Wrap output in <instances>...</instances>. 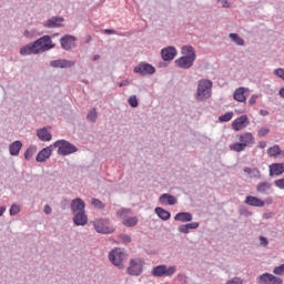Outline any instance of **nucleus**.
Wrapping results in <instances>:
<instances>
[{"label": "nucleus", "mask_w": 284, "mask_h": 284, "mask_svg": "<svg viewBox=\"0 0 284 284\" xmlns=\"http://www.w3.org/2000/svg\"><path fill=\"white\" fill-rule=\"evenodd\" d=\"M128 103L131 108H139V99H136V95H131Z\"/></svg>", "instance_id": "obj_42"}, {"label": "nucleus", "mask_w": 284, "mask_h": 284, "mask_svg": "<svg viewBox=\"0 0 284 284\" xmlns=\"http://www.w3.org/2000/svg\"><path fill=\"white\" fill-rule=\"evenodd\" d=\"M240 142L244 143L245 148L254 145V135H252V133H244L240 135Z\"/></svg>", "instance_id": "obj_29"}, {"label": "nucleus", "mask_w": 284, "mask_h": 284, "mask_svg": "<svg viewBox=\"0 0 284 284\" xmlns=\"http://www.w3.org/2000/svg\"><path fill=\"white\" fill-rule=\"evenodd\" d=\"M212 97V81L200 80L195 93L196 101H207Z\"/></svg>", "instance_id": "obj_2"}, {"label": "nucleus", "mask_w": 284, "mask_h": 284, "mask_svg": "<svg viewBox=\"0 0 284 284\" xmlns=\"http://www.w3.org/2000/svg\"><path fill=\"white\" fill-rule=\"evenodd\" d=\"M94 229L98 234H112L114 227L110 226V220L101 219L94 222Z\"/></svg>", "instance_id": "obj_8"}, {"label": "nucleus", "mask_w": 284, "mask_h": 284, "mask_svg": "<svg viewBox=\"0 0 284 284\" xmlns=\"http://www.w3.org/2000/svg\"><path fill=\"white\" fill-rule=\"evenodd\" d=\"M176 54V48L174 47H166L161 50V57L163 61H174Z\"/></svg>", "instance_id": "obj_13"}, {"label": "nucleus", "mask_w": 284, "mask_h": 284, "mask_svg": "<svg viewBox=\"0 0 284 284\" xmlns=\"http://www.w3.org/2000/svg\"><path fill=\"white\" fill-rule=\"evenodd\" d=\"M19 212H21V207L18 204H12L9 210L10 216H17V214H19Z\"/></svg>", "instance_id": "obj_41"}, {"label": "nucleus", "mask_w": 284, "mask_h": 284, "mask_svg": "<svg viewBox=\"0 0 284 284\" xmlns=\"http://www.w3.org/2000/svg\"><path fill=\"white\" fill-rule=\"evenodd\" d=\"M258 136H265L270 134V128H261L257 132Z\"/></svg>", "instance_id": "obj_47"}, {"label": "nucleus", "mask_w": 284, "mask_h": 284, "mask_svg": "<svg viewBox=\"0 0 284 284\" xmlns=\"http://www.w3.org/2000/svg\"><path fill=\"white\" fill-rule=\"evenodd\" d=\"M222 8H230V2L227 0H222Z\"/></svg>", "instance_id": "obj_55"}, {"label": "nucleus", "mask_w": 284, "mask_h": 284, "mask_svg": "<svg viewBox=\"0 0 284 284\" xmlns=\"http://www.w3.org/2000/svg\"><path fill=\"white\" fill-rule=\"evenodd\" d=\"M73 223L77 226L88 225V215H85V211L73 213Z\"/></svg>", "instance_id": "obj_20"}, {"label": "nucleus", "mask_w": 284, "mask_h": 284, "mask_svg": "<svg viewBox=\"0 0 284 284\" xmlns=\"http://www.w3.org/2000/svg\"><path fill=\"white\" fill-rule=\"evenodd\" d=\"M53 148H58V154L61 156H68L70 154H74V152H79V148L67 140L55 141L53 143Z\"/></svg>", "instance_id": "obj_3"}, {"label": "nucleus", "mask_w": 284, "mask_h": 284, "mask_svg": "<svg viewBox=\"0 0 284 284\" xmlns=\"http://www.w3.org/2000/svg\"><path fill=\"white\" fill-rule=\"evenodd\" d=\"M37 136L40 139V141H52V133L48 131V128H42L37 131Z\"/></svg>", "instance_id": "obj_25"}, {"label": "nucleus", "mask_w": 284, "mask_h": 284, "mask_svg": "<svg viewBox=\"0 0 284 284\" xmlns=\"http://www.w3.org/2000/svg\"><path fill=\"white\" fill-rule=\"evenodd\" d=\"M260 245H262V247H267V245H270V241L267 240V237L260 236Z\"/></svg>", "instance_id": "obj_48"}, {"label": "nucleus", "mask_w": 284, "mask_h": 284, "mask_svg": "<svg viewBox=\"0 0 284 284\" xmlns=\"http://www.w3.org/2000/svg\"><path fill=\"white\" fill-rule=\"evenodd\" d=\"M21 148H23V143L19 140L12 142L9 145V154L11 156H19V153L21 152Z\"/></svg>", "instance_id": "obj_24"}, {"label": "nucleus", "mask_w": 284, "mask_h": 284, "mask_svg": "<svg viewBox=\"0 0 284 284\" xmlns=\"http://www.w3.org/2000/svg\"><path fill=\"white\" fill-rule=\"evenodd\" d=\"M101 59V55L100 54H95L94 57H93V61H99Z\"/></svg>", "instance_id": "obj_61"}, {"label": "nucleus", "mask_w": 284, "mask_h": 284, "mask_svg": "<svg viewBox=\"0 0 284 284\" xmlns=\"http://www.w3.org/2000/svg\"><path fill=\"white\" fill-rule=\"evenodd\" d=\"M74 41H77V37L71 36V34H65L60 39L61 48L62 50L70 51L72 48H77L74 44Z\"/></svg>", "instance_id": "obj_10"}, {"label": "nucleus", "mask_w": 284, "mask_h": 284, "mask_svg": "<svg viewBox=\"0 0 284 284\" xmlns=\"http://www.w3.org/2000/svg\"><path fill=\"white\" fill-rule=\"evenodd\" d=\"M274 185L278 187L280 190H284V178L275 180Z\"/></svg>", "instance_id": "obj_46"}, {"label": "nucleus", "mask_w": 284, "mask_h": 284, "mask_svg": "<svg viewBox=\"0 0 284 284\" xmlns=\"http://www.w3.org/2000/svg\"><path fill=\"white\" fill-rule=\"evenodd\" d=\"M239 213L241 216H246V219H250L254 213L252 211L247 210L245 206H240L239 207Z\"/></svg>", "instance_id": "obj_39"}, {"label": "nucleus", "mask_w": 284, "mask_h": 284, "mask_svg": "<svg viewBox=\"0 0 284 284\" xmlns=\"http://www.w3.org/2000/svg\"><path fill=\"white\" fill-rule=\"evenodd\" d=\"M43 212L48 215L52 214V206L50 204L44 205Z\"/></svg>", "instance_id": "obj_50"}, {"label": "nucleus", "mask_w": 284, "mask_h": 284, "mask_svg": "<svg viewBox=\"0 0 284 284\" xmlns=\"http://www.w3.org/2000/svg\"><path fill=\"white\" fill-rule=\"evenodd\" d=\"M217 1H221V2H222L223 0H217Z\"/></svg>", "instance_id": "obj_64"}, {"label": "nucleus", "mask_w": 284, "mask_h": 284, "mask_svg": "<svg viewBox=\"0 0 284 284\" xmlns=\"http://www.w3.org/2000/svg\"><path fill=\"white\" fill-rule=\"evenodd\" d=\"M21 57H30V54H39V49H37V44L31 42L29 44L23 45L20 49Z\"/></svg>", "instance_id": "obj_16"}, {"label": "nucleus", "mask_w": 284, "mask_h": 284, "mask_svg": "<svg viewBox=\"0 0 284 284\" xmlns=\"http://www.w3.org/2000/svg\"><path fill=\"white\" fill-rule=\"evenodd\" d=\"M256 99H258V95L253 94L248 100V104L254 105L256 103Z\"/></svg>", "instance_id": "obj_51"}, {"label": "nucleus", "mask_w": 284, "mask_h": 284, "mask_svg": "<svg viewBox=\"0 0 284 284\" xmlns=\"http://www.w3.org/2000/svg\"><path fill=\"white\" fill-rule=\"evenodd\" d=\"M72 65H74V61H70L65 59L52 60L50 62L51 68L68 69V68H72Z\"/></svg>", "instance_id": "obj_17"}, {"label": "nucleus", "mask_w": 284, "mask_h": 284, "mask_svg": "<svg viewBox=\"0 0 284 284\" xmlns=\"http://www.w3.org/2000/svg\"><path fill=\"white\" fill-rule=\"evenodd\" d=\"M271 283L272 284H283V278L271 275Z\"/></svg>", "instance_id": "obj_49"}, {"label": "nucleus", "mask_w": 284, "mask_h": 284, "mask_svg": "<svg viewBox=\"0 0 284 284\" xmlns=\"http://www.w3.org/2000/svg\"><path fill=\"white\" fill-rule=\"evenodd\" d=\"M229 39H231L233 43H236V45H245V40H243V38H241V36L237 33H230Z\"/></svg>", "instance_id": "obj_31"}, {"label": "nucleus", "mask_w": 284, "mask_h": 284, "mask_svg": "<svg viewBox=\"0 0 284 284\" xmlns=\"http://www.w3.org/2000/svg\"><path fill=\"white\" fill-rule=\"evenodd\" d=\"M52 148H54V145H50V146H47V148L42 149V150L38 153V155H37V158H36V161H37L38 163H45L47 160L50 159V156H52V152H53V149H52Z\"/></svg>", "instance_id": "obj_11"}, {"label": "nucleus", "mask_w": 284, "mask_h": 284, "mask_svg": "<svg viewBox=\"0 0 284 284\" xmlns=\"http://www.w3.org/2000/svg\"><path fill=\"white\" fill-rule=\"evenodd\" d=\"M133 72L135 74H141V77H145V74H155L156 68L148 62H140L134 69Z\"/></svg>", "instance_id": "obj_9"}, {"label": "nucleus", "mask_w": 284, "mask_h": 284, "mask_svg": "<svg viewBox=\"0 0 284 284\" xmlns=\"http://www.w3.org/2000/svg\"><path fill=\"white\" fill-rule=\"evenodd\" d=\"M258 148H261V150H265V148H267V143L265 141L260 142Z\"/></svg>", "instance_id": "obj_56"}, {"label": "nucleus", "mask_w": 284, "mask_h": 284, "mask_svg": "<svg viewBox=\"0 0 284 284\" xmlns=\"http://www.w3.org/2000/svg\"><path fill=\"white\" fill-rule=\"evenodd\" d=\"M244 203L251 207H265V201L253 195L246 196Z\"/></svg>", "instance_id": "obj_19"}, {"label": "nucleus", "mask_w": 284, "mask_h": 284, "mask_svg": "<svg viewBox=\"0 0 284 284\" xmlns=\"http://www.w3.org/2000/svg\"><path fill=\"white\" fill-rule=\"evenodd\" d=\"M33 43L36 44L38 54H41V52H48V50H52L57 47V44L52 42V38L50 36H42L38 40L33 41Z\"/></svg>", "instance_id": "obj_5"}, {"label": "nucleus", "mask_w": 284, "mask_h": 284, "mask_svg": "<svg viewBox=\"0 0 284 284\" xmlns=\"http://www.w3.org/2000/svg\"><path fill=\"white\" fill-rule=\"evenodd\" d=\"M273 274H276L277 276H283V274H284V264H281L280 266H276L273 270Z\"/></svg>", "instance_id": "obj_43"}, {"label": "nucleus", "mask_w": 284, "mask_h": 284, "mask_svg": "<svg viewBox=\"0 0 284 284\" xmlns=\"http://www.w3.org/2000/svg\"><path fill=\"white\" fill-rule=\"evenodd\" d=\"M91 204L98 210H105V204H103L99 199H92Z\"/></svg>", "instance_id": "obj_40"}, {"label": "nucleus", "mask_w": 284, "mask_h": 284, "mask_svg": "<svg viewBox=\"0 0 284 284\" xmlns=\"http://www.w3.org/2000/svg\"><path fill=\"white\" fill-rule=\"evenodd\" d=\"M260 114H261L262 116H267V114H270V112H268L267 110H261V111H260Z\"/></svg>", "instance_id": "obj_58"}, {"label": "nucleus", "mask_w": 284, "mask_h": 284, "mask_svg": "<svg viewBox=\"0 0 284 284\" xmlns=\"http://www.w3.org/2000/svg\"><path fill=\"white\" fill-rule=\"evenodd\" d=\"M136 223H139V219L136 216L128 217L126 220L123 221V225H125V227H134Z\"/></svg>", "instance_id": "obj_36"}, {"label": "nucleus", "mask_w": 284, "mask_h": 284, "mask_svg": "<svg viewBox=\"0 0 284 284\" xmlns=\"http://www.w3.org/2000/svg\"><path fill=\"white\" fill-rule=\"evenodd\" d=\"M245 148V143L242 142H236L230 145V150H232L233 152H243Z\"/></svg>", "instance_id": "obj_35"}, {"label": "nucleus", "mask_w": 284, "mask_h": 284, "mask_svg": "<svg viewBox=\"0 0 284 284\" xmlns=\"http://www.w3.org/2000/svg\"><path fill=\"white\" fill-rule=\"evenodd\" d=\"M193 216L190 212H180L174 216V221H180V223H191Z\"/></svg>", "instance_id": "obj_27"}, {"label": "nucleus", "mask_w": 284, "mask_h": 284, "mask_svg": "<svg viewBox=\"0 0 284 284\" xmlns=\"http://www.w3.org/2000/svg\"><path fill=\"white\" fill-rule=\"evenodd\" d=\"M6 212V206H0V216H3Z\"/></svg>", "instance_id": "obj_59"}, {"label": "nucleus", "mask_w": 284, "mask_h": 284, "mask_svg": "<svg viewBox=\"0 0 284 284\" xmlns=\"http://www.w3.org/2000/svg\"><path fill=\"white\" fill-rule=\"evenodd\" d=\"M71 212L77 214L79 212H85V202L81 197H75L71 201Z\"/></svg>", "instance_id": "obj_12"}, {"label": "nucleus", "mask_w": 284, "mask_h": 284, "mask_svg": "<svg viewBox=\"0 0 284 284\" xmlns=\"http://www.w3.org/2000/svg\"><path fill=\"white\" fill-rule=\"evenodd\" d=\"M34 152H37V146H29L27 149V151L24 152L26 161H30V159H32Z\"/></svg>", "instance_id": "obj_38"}, {"label": "nucleus", "mask_w": 284, "mask_h": 284, "mask_svg": "<svg viewBox=\"0 0 284 284\" xmlns=\"http://www.w3.org/2000/svg\"><path fill=\"white\" fill-rule=\"evenodd\" d=\"M264 203H267L268 205H271L272 199H267L266 201H264Z\"/></svg>", "instance_id": "obj_63"}, {"label": "nucleus", "mask_w": 284, "mask_h": 284, "mask_svg": "<svg viewBox=\"0 0 284 284\" xmlns=\"http://www.w3.org/2000/svg\"><path fill=\"white\" fill-rule=\"evenodd\" d=\"M257 283L258 284H267L272 283V274L270 273H264L257 277Z\"/></svg>", "instance_id": "obj_32"}, {"label": "nucleus", "mask_w": 284, "mask_h": 284, "mask_svg": "<svg viewBox=\"0 0 284 284\" xmlns=\"http://www.w3.org/2000/svg\"><path fill=\"white\" fill-rule=\"evenodd\" d=\"M178 278H179L180 281H183L184 283L187 282V276H186L185 274H179V275H178Z\"/></svg>", "instance_id": "obj_52"}, {"label": "nucleus", "mask_w": 284, "mask_h": 284, "mask_svg": "<svg viewBox=\"0 0 284 284\" xmlns=\"http://www.w3.org/2000/svg\"><path fill=\"white\" fill-rule=\"evenodd\" d=\"M268 169L270 176H281V174H284V163H273Z\"/></svg>", "instance_id": "obj_21"}, {"label": "nucleus", "mask_w": 284, "mask_h": 284, "mask_svg": "<svg viewBox=\"0 0 284 284\" xmlns=\"http://www.w3.org/2000/svg\"><path fill=\"white\" fill-rule=\"evenodd\" d=\"M159 202L162 205H176L179 203V200L176 199V196L170 193H164L159 197Z\"/></svg>", "instance_id": "obj_18"}, {"label": "nucleus", "mask_w": 284, "mask_h": 284, "mask_svg": "<svg viewBox=\"0 0 284 284\" xmlns=\"http://www.w3.org/2000/svg\"><path fill=\"white\" fill-rule=\"evenodd\" d=\"M246 125H250V119L247 115H241L232 123V128L235 130V132H240V130H243V128H246Z\"/></svg>", "instance_id": "obj_14"}, {"label": "nucleus", "mask_w": 284, "mask_h": 284, "mask_svg": "<svg viewBox=\"0 0 284 284\" xmlns=\"http://www.w3.org/2000/svg\"><path fill=\"white\" fill-rule=\"evenodd\" d=\"M232 116H234L233 112H226L225 114L219 116V122L227 123V121H232Z\"/></svg>", "instance_id": "obj_37"}, {"label": "nucleus", "mask_w": 284, "mask_h": 284, "mask_svg": "<svg viewBox=\"0 0 284 284\" xmlns=\"http://www.w3.org/2000/svg\"><path fill=\"white\" fill-rule=\"evenodd\" d=\"M152 276L161 278L163 276H174L176 274V266H169L165 264L158 265L151 271Z\"/></svg>", "instance_id": "obj_6"}, {"label": "nucleus", "mask_w": 284, "mask_h": 284, "mask_svg": "<svg viewBox=\"0 0 284 284\" xmlns=\"http://www.w3.org/2000/svg\"><path fill=\"white\" fill-rule=\"evenodd\" d=\"M119 239L122 241V243H132V237H130V235L121 234Z\"/></svg>", "instance_id": "obj_45"}, {"label": "nucleus", "mask_w": 284, "mask_h": 284, "mask_svg": "<svg viewBox=\"0 0 284 284\" xmlns=\"http://www.w3.org/2000/svg\"><path fill=\"white\" fill-rule=\"evenodd\" d=\"M244 172L251 176V179H261V171L256 168H244Z\"/></svg>", "instance_id": "obj_30"}, {"label": "nucleus", "mask_w": 284, "mask_h": 284, "mask_svg": "<svg viewBox=\"0 0 284 284\" xmlns=\"http://www.w3.org/2000/svg\"><path fill=\"white\" fill-rule=\"evenodd\" d=\"M154 212L161 221H170L172 219V213L161 206L155 207Z\"/></svg>", "instance_id": "obj_26"}, {"label": "nucleus", "mask_w": 284, "mask_h": 284, "mask_svg": "<svg viewBox=\"0 0 284 284\" xmlns=\"http://www.w3.org/2000/svg\"><path fill=\"white\" fill-rule=\"evenodd\" d=\"M92 41V36H88L85 43H90Z\"/></svg>", "instance_id": "obj_62"}, {"label": "nucleus", "mask_w": 284, "mask_h": 284, "mask_svg": "<svg viewBox=\"0 0 284 284\" xmlns=\"http://www.w3.org/2000/svg\"><path fill=\"white\" fill-rule=\"evenodd\" d=\"M281 152H282L281 146L276 144L267 150L268 156H273V158L280 156Z\"/></svg>", "instance_id": "obj_34"}, {"label": "nucleus", "mask_w": 284, "mask_h": 284, "mask_svg": "<svg viewBox=\"0 0 284 284\" xmlns=\"http://www.w3.org/2000/svg\"><path fill=\"white\" fill-rule=\"evenodd\" d=\"M274 216V213H263V219H272Z\"/></svg>", "instance_id": "obj_57"}, {"label": "nucleus", "mask_w": 284, "mask_h": 284, "mask_svg": "<svg viewBox=\"0 0 284 284\" xmlns=\"http://www.w3.org/2000/svg\"><path fill=\"white\" fill-rule=\"evenodd\" d=\"M63 21H65L63 17H51L43 23V26L44 28H49V29L63 28V24H61L63 23Z\"/></svg>", "instance_id": "obj_15"}, {"label": "nucleus", "mask_w": 284, "mask_h": 284, "mask_svg": "<svg viewBox=\"0 0 284 284\" xmlns=\"http://www.w3.org/2000/svg\"><path fill=\"white\" fill-rule=\"evenodd\" d=\"M126 274H129V276H141V274H143V264L141 258H133L130 261Z\"/></svg>", "instance_id": "obj_7"}, {"label": "nucleus", "mask_w": 284, "mask_h": 284, "mask_svg": "<svg viewBox=\"0 0 284 284\" xmlns=\"http://www.w3.org/2000/svg\"><path fill=\"white\" fill-rule=\"evenodd\" d=\"M270 190H272V183L270 182H260L256 185V192H258V194H267Z\"/></svg>", "instance_id": "obj_28"}, {"label": "nucleus", "mask_w": 284, "mask_h": 284, "mask_svg": "<svg viewBox=\"0 0 284 284\" xmlns=\"http://www.w3.org/2000/svg\"><path fill=\"white\" fill-rule=\"evenodd\" d=\"M104 34H116V30L114 29H105Z\"/></svg>", "instance_id": "obj_53"}, {"label": "nucleus", "mask_w": 284, "mask_h": 284, "mask_svg": "<svg viewBox=\"0 0 284 284\" xmlns=\"http://www.w3.org/2000/svg\"><path fill=\"white\" fill-rule=\"evenodd\" d=\"M278 94L282 97V99H284V88L280 89Z\"/></svg>", "instance_id": "obj_60"}, {"label": "nucleus", "mask_w": 284, "mask_h": 284, "mask_svg": "<svg viewBox=\"0 0 284 284\" xmlns=\"http://www.w3.org/2000/svg\"><path fill=\"white\" fill-rule=\"evenodd\" d=\"M181 53L183 57L175 60L178 68H182V70H190L194 62L196 61V51L192 45H183Z\"/></svg>", "instance_id": "obj_1"}, {"label": "nucleus", "mask_w": 284, "mask_h": 284, "mask_svg": "<svg viewBox=\"0 0 284 284\" xmlns=\"http://www.w3.org/2000/svg\"><path fill=\"white\" fill-rule=\"evenodd\" d=\"M99 118V113L97 112V108H93L89 111L87 119L91 123H97V119Z\"/></svg>", "instance_id": "obj_33"}, {"label": "nucleus", "mask_w": 284, "mask_h": 284, "mask_svg": "<svg viewBox=\"0 0 284 284\" xmlns=\"http://www.w3.org/2000/svg\"><path fill=\"white\" fill-rule=\"evenodd\" d=\"M132 210L130 209H120L116 212V216H128V214H131Z\"/></svg>", "instance_id": "obj_44"}, {"label": "nucleus", "mask_w": 284, "mask_h": 284, "mask_svg": "<svg viewBox=\"0 0 284 284\" xmlns=\"http://www.w3.org/2000/svg\"><path fill=\"white\" fill-rule=\"evenodd\" d=\"M245 92H247V89L243 87L237 88L233 93V99L239 103H245V101H247V98L245 97Z\"/></svg>", "instance_id": "obj_23"}, {"label": "nucleus", "mask_w": 284, "mask_h": 284, "mask_svg": "<svg viewBox=\"0 0 284 284\" xmlns=\"http://www.w3.org/2000/svg\"><path fill=\"white\" fill-rule=\"evenodd\" d=\"M125 85H130V80L126 79V80L119 83V88H123Z\"/></svg>", "instance_id": "obj_54"}, {"label": "nucleus", "mask_w": 284, "mask_h": 284, "mask_svg": "<svg viewBox=\"0 0 284 284\" xmlns=\"http://www.w3.org/2000/svg\"><path fill=\"white\" fill-rule=\"evenodd\" d=\"M199 222H191L187 224H181L178 227V232H180V234H190V230H199Z\"/></svg>", "instance_id": "obj_22"}, {"label": "nucleus", "mask_w": 284, "mask_h": 284, "mask_svg": "<svg viewBox=\"0 0 284 284\" xmlns=\"http://www.w3.org/2000/svg\"><path fill=\"white\" fill-rule=\"evenodd\" d=\"M125 258H128V254H125L123 248H114L109 253L110 262L115 265V267H119V270H123V267H125L123 265V261H125Z\"/></svg>", "instance_id": "obj_4"}]
</instances>
